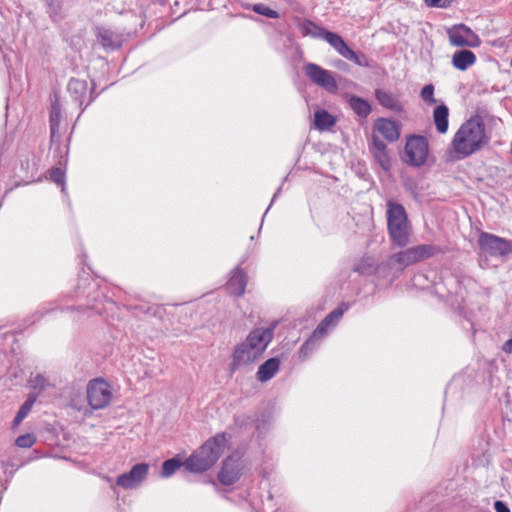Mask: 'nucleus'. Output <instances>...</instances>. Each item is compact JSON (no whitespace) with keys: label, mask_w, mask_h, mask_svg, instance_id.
Here are the masks:
<instances>
[{"label":"nucleus","mask_w":512,"mask_h":512,"mask_svg":"<svg viewBox=\"0 0 512 512\" xmlns=\"http://www.w3.org/2000/svg\"><path fill=\"white\" fill-rule=\"evenodd\" d=\"M490 137L480 116H472L463 122L451 140V149L457 159H465L489 144Z\"/></svg>","instance_id":"nucleus-1"},{"label":"nucleus","mask_w":512,"mask_h":512,"mask_svg":"<svg viewBox=\"0 0 512 512\" xmlns=\"http://www.w3.org/2000/svg\"><path fill=\"white\" fill-rule=\"evenodd\" d=\"M274 336V327L256 328L249 332L245 340L238 343L232 352L230 371L247 367L258 361L266 351Z\"/></svg>","instance_id":"nucleus-2"},{"label":"nucleus","mask_w":512,"mask_h":512,"mask_svg":"<svg viewBox=\"0 0 512 512\" xmlns=\"http://www.w3.org/2000/svg\"><path fill=\"white\" fill-rule=\"evenodd\" d=\"M228 440L226 433H218L206 440L186 459V469L196 473L209 470L225 451Z\"/></svg>","instance_id":"nucleus-3"},{"label":"nucleus","mask_w":512,"mask_h":512,"mask_svg":"<svg viewBox=\"0 0 512 512\" xmlns=\"http://www.w3.org/2000/svg\"><path fill=\"white\" fill-rule=\"evenodd\" d=\"M296 26L303 36H311L314 38L324 39L340 56L355 63L362 65L359 56L353 51L344 41V39L337 33L326 30L318 26L316 23L309 19L297 17L295 19Z\"/></svg>","instance_id":"nucleus-4"},{"label":"nucleus","mask_w":512,"mask_h":512,"mask_svg":"<svg viewBox=\"0 0 512 512\" xmlns=\"http://www.w3.org/2000/svg\"><path fill=\"white\" fill-rule=\"evenodd\" d=\"M387 230L391 242L398 247L410 243L411 224L405 208L392 200L387 201Z\"/></svg>","instance_id":"nucleus-5"},{"label":"nucleus","mask_w":512,"mask_h":512,"mask_svg":"<svg viewBox=\"0 0 512 512\" xmlns=\"http://www.w3.org/2000/svg\"><path fill=\"white\" fill-rule=\"evenodd\" d=\"M429 156V144L421 135H410L406 139L402 161L412 167L423 166Z\"/></svg>","instance_id":"nucleus-6"},{"label":"nucleus","mask_w":512,"mask_h":512,"mask_svg":"<svg viewBox=\"0 0 512 512\" xmlns=\"http://www.w3.org/2000/svg\"><path fill=\"white\" fill-rule=\"evenodd\" d=\"M113 393L111 385L103 378H95L88 382L87 401L92 409H103L112 400Z\"/></svg>","instance_id":"nucleus-7"},{"label":"nucleus","mask_w":512,"mask_h":512,"mask_svg":"<svg viewBox=\"0 0 512 512\" xmlns=\"http://www.w3.org/2000/svg\"><path fill=\"white\" fill-rule=\"evenodd\" d=\"M450 45L454 47L477 48L481 45L480 37L467 25L455 24L447 29Z\"/></svg>","instance_id":"nucleus-8"},{"label":"nucleus","mask_w":512,"mask_h":512,"mask_svg":"<svg viewBox=\"0 0 512 512\" xmlns=\"http://www.w3.org/2000/svg\"><path fill=\"white\" fill-rule=\"evenodd\" d=\"M478 245L483 252L491 256H505L512 250L507 239L488 232L480 233Z\"/></svg>","instance_id":"nucleus-9"},{"label":"nucleus","mask_w":512,"mask_h":512,"mask_svg":"<svg viewBox=\"0 0 512 512\" xmlns=\"http://www.w3.org/2000/svg\"><path fill=\"white\" fill-rule=\"evenodd\" d=\"M303 70L305 75L316 85L329 92H335L338 88L333 74L315 63H307Z\"/></svg>","instance_id":"nucleus-10"},{"label":"nucleus","mask_w":512,"mask_h":512,"mask_svg":"<svg viewBox=\"0 0 512 512\" xmlns=\"http://www.w3.org/2000/svg\"><path fill=\"white\" fill-rule=\"evenodd\" d=\"M400 135V124L397 121L385 117H379L373 123L371 141H373L374 136L378 138L381 136L386 141L394 143L399 140Z\"/></svg>","instance_id":"nucleus-11"},{"label":"nucleus","mask_w":512,"mask_h":512,"mask_svg":"<svg viewBox=\"0 0 512 512\" xmlns=\"http://www.w3.org/2000/svg\"><path fill=\"white\" fill-rule=\"evenodd\" d=\"M149 471V465L139 463L134 465L128 473L121 474L116 479V484L124 489H131L141 483L146 478Z\"/></svg>","instance_id":"nucleus-12"},{"label":"nucleus","mask_w":512,"mask_h":512,"mask_svg":"<svg viewBox=\"0 0 512 512\" xmlns=\"http://www.w3.org/2000/svg\"><path fill=\"white\" fill-rule=\"evenodd\" d=\"M241 469L239 458L229 456L223 462L222 468L218 473V480L223 485H231L239 479Z\"/></svg>","instance_id":"nucleus-13"},{"label":"nucleus","mask_w":512,"mask_h":512,"mask_svg":"<svg viewBox=\"0 0 512 512\" xmlns=\"http://www.w3.org/2000/svg\"><path fill=\"white\" fill-rule=\"evenodd\" d=\"M369 150L381 168L384 171H389L391 168V159L387 145L380 138L374 136L373 141H370Z\"/></svg>","instance_id":"nucleus-14"},{"label":"nucleus","mask_w":512,"mask_h":512,"mask_svg":"<svg viewBox=\"0 0 512 512\" xmlns=\"http://www.w3.org/2000/svg\"><path fill=\"white\" fill-rule=\"evenodd\" d=\"M349 306L346 303H342L338 308L330 312L316 327L312 334V338H322L326 333L328 328L335 324L340 318L343 316L344 312L348 310Z\"/></svg>","instance_id":"nucleus-15"},{"label":"nucleus","mask_w":512,"mask_h":512,"mask_svg":"<svg viewBox=\"0 0 512 512\" xmlns=\"http://www.w3.org/2000/svg\"><path fill=\"white\" fill-rule=\"evenodd\" d=\"M375 98L378 103L384 108L401 113L404 111V106L400 100L390 91L384 89L375 90Z\"/></svg>","instance_id":"nucleus-16"},{"label":"nucleus","mask_w":512,"mask_h":512,"mask_svg":"<svg viewBox=\"0 0 512 512\" xmlns=\"http://www.w3.org/2000/svg\"><path fill=\"white\" fill-rule=\"evenodd\" d=\"M246 285V273L242 269L237 268L232 272V275L226 284V288L231 295L238 297L244 294Z\"/></svg>","instance_id":"nucleus-17"},{"label":"nucleus","mask_w":512,"mask_h":512,"mask_svg":"<svg viewBox=\"0 0 512 512\" xmlns=\"http://www.w3.org/2000/svg\"><path fill=\"white\" fill-rule=\"evenodd\" d=\"M477 57L474 52L468 49H461L452 55L451 64L459 71H466L469 67L475 65Z\"/></svg>","instance_id":"nucleus-18"},{"label":"nucleus","mask_w":512,"mask_h":512,"mask_svg":"<svg viewBox=\"0 0 512 512\" xmlns=\"http://www.w3.org/2000/svg\"><path fill=\"white\" fill-rule=\"evenodd\" d=\"M280 368V360L278 358H269L262 363L256 373L259 382H267L272 379Z\"/></svg>","instance_id":"nucleus-19"},{"label":"nucleus","mask_w":512,"mask_h":512,"mask_svg":"<svg viewBox=\"0 0 512 512\" xmlns=\"http://www.w3.org/2000/svg\"><path fill=\"white\" fill-rule=\"evenodd\" d=\"M413 263H418L425 259L435 256L441 252V249L434 245L421 244L408 248Z\"/></svg>","instance_id":"nucleus-20"},{"label":"nucleus","mask_w":512,"mask_h":512,"mask_svg":"<svg viewBox=\"0 0 512 512\" xmlns=\"http://www.w3.org/2000/svg\"><path fill=\"white\" fill-rule=\"evenodd\" d=\"M449 109L445 104L438 105L433 111V121L436 130L440 134H445L449 127Z\"/></svg>","instance_id":"nucleus-21"},{"label":"nucleus","mask_w":512,"mask_h":512,"mask_svg":"<svg viewBox=\"0 0 512 512\" xmlns=\"http://www.w3.org/2000/svg\"><path fill=\"white\" fill-rule=\"evenodd\" d=\"M336 124V119L326 110H318L314 114L315 128L324 131L328 130Z\"/></svg>","instance_id":"nucleus-22"},{"label":"nucleus","mask_w":512,"mask_h":512,"mask_svg":"<svg viewBox=\"0 0 512 512\" xmlns=\"http://www.w3.org/2000/svg\"><path fill=\"white\" fill-rule=\"evenodd\" d=\"M348 103L351 109L360 117L366 118L371 113V105L369 102L358 96H350Z\"/></svg>","instance_id":"nucleus-23"},{"label":"nucleus","mask_w":512,"mask_h":512,"mask_svg":"<svg viewBox=\"0 0 512 512\" xmlns=\"http://www.w3.org/2000/svg\"><path fill=\"white\" fill-rule=\"evenodd\" d=\"M36 401V396L30 395L27 400L23 403V405L20 407L19 411L17 412L13 422H12V429H16L21 422L27 417V415L30 413L34 403Z\"/></svg>","instance_id":"nucleus-24"},{"label":"nucleus","mask_w":512,"mask_h":512,"mask_svg":"<svg viewBox=\"0 0 512 512\" xmlns=\"http://www.w3.org/2000/svg\"><path fill=\"white\" fill-rule=\"evenodd\" d=\"M390 261L401 269L414 264L408 249L393 254Z\"/></svg>","instance_id":"nucleus-25"},{"label":"nucleus","mask_w":512,"mask_h":512,"mask_svg":"<svg viewBox=\"0 0 512 512\" xmlns=\"http://www.w3.org/2000/svg\"><path fill=\"white\" fill-rule=\"evenodd\" d=\"M181 466L182 462L178 458H171L166 460L162 465L161 475L163 477H169L174 474Z\"/></svg>","instance_id":"nucleus-26"},{"label":"nucleus","mask_w":512,"mask_h":512,"mask_svg":"<svg viewBox=\"0 0 512 512\" xmlns=\"http://www.w3.org/2000/svg\"><path fill=\"white\" fill-rule=\"evenodd\" d=\"M251 9L260 15H263L268 18L276 19L279 17V13L270 7L266 6L265 4L258 3L251 6Z\"/></svg>","instance_id":"nucleus-27"},{"label":"nucleus","mask_w":512,"mask_h":512,"mask_svg":"<svg viewBox=\"0 0 512 512\" xmlns=\"http://www.w3.org/2000/svg\"><path fill=\"white\" fill-rule=\"evenodd\" d=\"M36 443V436L33 433L20 435L15 440V445L19 448H31Z\"/></svg>","instance_id":"nucleus-28"},{"label":"nucleus","mask_w":512,"mask_h":512,"mask_svg":"<svg viewBox=\"0 0 512 512\" xmlns=\"http://www.w3.org/2000/svg\"><path fill=\"white\" fill-rule=\"evenodd\" d=\"M420 96L423 101L430 105L436 103V99L434 98V86L432 84L424 86L420 92Z\"/></svg>","instance_id":"nucleus-29"},{"label":"nucleus","mask_w":512,"mask_h":512,"mask_svg":"<svg viewBox=\"0 0 512 512\" xmlns=\"http://www.w3.org/2000/svg\"><path fill=\"white\" fill-rule=\"evenodd\" d=\"M29 383L33 389L43 390L47 386V379L44 376L37 374L35 376H31Z\"/></svg>","instance_id":"nucleus-30"},{"label":"nucleus","mask_w":512,"mask_h":512,"mask_svg":"<svg viewBox=\"0 0 512 512\" xmlns=\"http://www.w3.org/2000/svg\"><path fill=\"white\" fill-rule=\"evenodd\" d=\"M429 7L446 8L450 5L449 0H424Z\"/></svg>","instance_id":"nucleus-31"},{"label":"nucleus","mask_w":512,"mask_h":512,"mask_svg":"<svg viewBox=\"0 0 512 512\" xmlns=\"http://www.w3.org/2000/svg\"><path fill=\"white\" fill-rule=\"evenodd\" d=\"M51 178L58 184H62L64 182V174L58 168L51 171Z\"/></svg>","instance_id":"nucleus-32"},{"label":"nucleus","mask_w":512,"mask_h":512,"mask_svg":"<svg viewBox=\"0 0 512 512\" xmlns=\"http://www.w3.org/2000/svg\"><path fill=\"white\" fill-rule=\"evenodd\" d=\"M494 508L496 512H510V509L502 501H496L494 503Z\"/></svg>","instance_id":"nucleus-33"},{"label":"nucleus","mask_w":512,"mask_h":512,"mask_svg":"<svg viewBox=\"0 0 512 512\" xmlns=\"http://www.w3.org/2000/svg\"><path fill=\"white\" fill-rule=\"evenodd\" d=\"M502 350L507 354H512V338L508 339L502 347Z\"/></svg>","instance_id":"nucleus-34"}]
</instances>
